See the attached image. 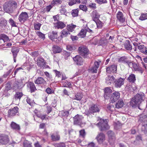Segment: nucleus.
<instances>
[{
  "label": "nucleus",
  "mask_w": 147,
  "mask_h": 147,
  "mask_svg": "<svg viewBox=\"0 0 147 147\" xmlns=\"http://www.w3.org/2000/svg\"><path fill=\"white\" fill-rule=\"evenodd\" d=\"M144 97V94H137L131 99L130 101V105L132 107L138 106L139 109H141L140 108L139 105L141 103Z\"/></svg>",
  "instance_id": "obj_1"
},
{
  "label": "nucleus",
  "mask_w": 147,
  "mask_h": 147,
  "mask_svg": "<svg viewBox=\"0 0 147 147\" xmlns=\"http://www.w3.org/2000/svg\"><path fill=\"white\" fill-rule=\"evenodd\" d=\"M108 121L107 119L104 120L100 119L99 122L97 124L101 131L107 130L109 129V127L108 125Z\"/></svg>",
  "instance_id": "obj_2"
},
{
  "label": "nucleus",
  "mask_w": 147,
  "mask_h": 147,
  "mask_svg": "<svg viewBox=\"0 0 147 147\" xmlns=\"http://www.w3.org/2000/svg\"><path fill=\"white\" fill-rule=\"evenodd\" d=\"M100 109L97 106V105L95 104H93L92 105L89 107L88 111L86 113V115L89 116L92 115H94V113L99 112Z\"/></svg>",
  "instance_id": "obj_3"
},
{
  "label": "nucleus",
  "mask_w": 147,
  "mask_h": 147,
  "mask_svg": "<svg viewBox=\"0 0 147 147\" xmlns=\"http://www.w3.org/2000/svg\"><path fill=\"white\" fill-rule=\"evenodd\" d=\"M3 7L4 11L8 13H12L16 8L14 4L9 3H5Z\"/></svg>",
  "instance_id": "obj_4"
},
{
  "label": "nucleus",
  "mask_w": 147,
  "mask_h": 147,
  "mask_svg": "<svg viewBox=\"0 0 147 147\" xmlns=\"http://www.w3.org/2000/svg\"><path fill=\"white\" fill-rule=\"evenodd\" d=\"M128 66L135 71H138L141 74L143 73V70L142 68L136 63L132 62L131 61Z\"/></svg>",
  "instance_id": "obj_5"
},
{
  "label": "nucleus",
  "mask_w": 147,
  "mask_h": 147,
  "mask_svg": "<svg viewBox=\"0 0 147 147\" xmlns=\"http://www.w3.org/2000/svg\"><path fill=\"white\" fill-rule=\"evenodd\" d=\"M79 52L80 55L86 58L87 57L88 54V50L86 47H80L79 48Z\"/></svg>",
  "instance_id": "obj_6"
},
{
  "label": "nucleus",
  "mask_w": 147,
  "mask_h": 147,
  "mask_svg": "<svg viewBox=\"0 0 147 147\" xmlns=\"http://www.w3.org/2000/svg\"><path fill=\"white\" fill-rule=\"evenodd\" d=\"M109 138V141L110 144L112 145L115 142V135L113 132L111 131H109L108 132Z\"/></svg>",
  "instance_id": "obj_7"
},
{
  "label": "nucleus",
  "mask_w": 147,
  "mask_h": 147,
  "mask_svg": "<svg viewBox=\"0 0 147 147\" xmlns=\"http://www.w3.org/2000/svg\"><path fill=\"white\" fill-rule=\"evenodd\" d=\"M99 63L98 61H95L93 67H90L88 69L89 72L91 73H96L97 71V69L99 67Z\"/></svg>",
  "instance_id": "obj_8"
},
{
  "label": "nucleus",
  "mask_w": 147,
  "mask_h": 147,
  "mask_svg": "<svg viewBox=\"0 0 147 147\" xmlns=\"http://www.w3.org/2000/svg\"><path fill=\"white\" fill-rule=\"evenodd\" d=\"M120 93L118 92H115L112 94L110 98L111 102H113L117 100L120 98Z\"/></svg>",
  "instance_id": "obj_9"
},
{
  "label": "nucleus",
  "mask_w": 147,
  "mask_h": 147,
  "mask_svg": "<svg viewBox=\"0 0 147 147\" xmlns=\"http://www.w3.org/2000/svg\"><path fill=\"white\" fill-rule=\"evenodd\" d=\"M117 70V66L115 64L109 66L106 68V72L108 74L115 73Z\"/></svg>",
  "instance_id": "obj_10"
},
{
  "label": "nucleus",
  "mask_w": 147,
  "mask_h": 147,
  "mask_svg": "<svg viewBox=\"0 0 147 147\" xmlns=\"http://www.w3.org/2000/svg\"><path fill=\"white\" fill-rule=\"evenodd\" d=\"M83 117L81 115L78 114L76 115L74 117V123L75 124L79 125L82 122Z\"/></svg>",
  "instance_id": "obj_11"
},
{
  "label": "nucleus",
  "mask_w": 147,
  "mask_h": 147,
  "mask_svg": "<svg viewBox=\"0 0 147 147\" xmlns=\"http://www.w3.org/2000/svg\"><path fill=\"white\" fill-rule=\"evenodd\" d=\"M9 139L6 135H1L0 136V144H5L9 142Z\"/></svg>",
  "instance_id": "obj_12"
},
{
  "label": "nucleus",
  "mask_w": 147,
  "mask_h": 147,
  "mask_svg": "<svg viewBox=\"0 0 147 147\" xmlns=\"http://www.w3.org/2000/svg\"><path fill=\"white\" fill-rule=\"evenodd\" d=\"M96 138L98 143L101 144L105 141V136L103 134L101 133L97 135Z\"/></svg>",
  "instance_id": "obj_13"
},
{
  "label": "nucleus",
  "mask_w": 147,
  "mask_h": 147,
  "mask_svg": "<svg viewBox=\"0 0 147 147\" xmlns=\"http://www.w3.org/2000/svg\"><path fill=\"white\" fill-rule=\"evenodd\" d=\"M36 62L37 65L40 67L41 68H44L45 67L46 62L43 58L40 57L38 58Z\"/></svg>",
  "instance_id": "obj_14"
},
{
  "label": "nucleus",
  "mask_w": 147,
  "mask_h": 147,
  "mask_svg": "<svg viewBox=\"0 0 147 147\" xmlns=\"http://www.w3.org/2000/svg\"><path fill=\"white\" fill-rule=\"evenodd\" d=\"M125 79L120 78L115 81V86L117 88H120L124 83Z\"/></svg>",
  "instance_id": "obj_15"
},
{
  "label": "nucleus",
  "mask_w": 147,
  "mask_h": 147,
  "mask_svg": "<svg viewBox=\"0 0 147 147\" xmlns=\"http://www.w3.org/2000/svg\"><path fill=\"white\" fill-rule=\"evenodd\" d=\"M28 16L27 13L22 12L19 15V19L21 22H23L28 18Z\"/></svg>",
  "instance_id": "obj_16"
},
{
  "label": "nucleus",
  "mask_w": 147,
  "mask_h": 147,
  "mask_svg": "<svg viewBox=\"0 0 147 147\" xmlns=\"http://www.w3.org/2000/svg\"><path fill=\"white\" fill-rule=\"evenodd\" d=\"M74 60L76 63L78 65H83V61L82 58L79 55H77L73 58Z\"/></svg>",
  "instance_id": "obj_17"
},
{
  "label": "nucleus",
  "mask_w": 147,
  "mask_h": 147,
  "mask_svg": "<svg viewBox=\"0 0 147 147\" xmlns=\"http://www.w3.org/2000/svg\"><path fill=\"white\" fill-rule=\"evenodd\" d=\"M18 108L17 107H15L14 108L9 110L8 116L9 117L13 116L15 115L18 112Z\"/></svg>",
  "instance_id": "obj_18"
},
{
  "label": "nucleus",
  "mask_w": 147,
  "mask_h": 147,
  "mask_svg": "<svg viewBox=\"0 0 147 147\" xmlns=\"http://www.w3.org/2000/svg\"><path fill=\"white\" fill-rule=\"evenodd\" d=\"M118 61L119 63H122L127 64L128 66L131 61L129 60L125 56L121 57L118 59Z\"/></svg>",
  "instance_id": "obj_19"
},
{
  "label": "nucleus",
  "mask_w": 147,
  "mask_h": 147,
  "mask_svg": "<svg viewBox=\"0 0 147 147\" xmlns=\"http://www.w3.org/2000/svg\"><path fill=\"white\" fill-rule=\"evenodd\" d=\"M60 36L58 37V40H61L62 38L67 37L68 34H70V32L67 30H63L61 32Z\"/></svg>",
  "instance_id": "obj_20"
},
{
  "label": "nucleus",
  "mask_w": 147,
  "mask_h": 147,
  "mask_svg": "<svg viewBox=\"0 0 147 147\" xmlns=\"http://www.w3.org/2000/svg\"><path fill=\"white\" fill-rule=\"evenodd\" d=\"M49 37L52 40L55 39L58 40L57 32L55 31H53L52 32L49 33Z\"/></svg>",
  "instance_id": "obj_21"
},
{
  "label": "nucleus",
  "mask_w": 147,
  "mask_h": 147,
  "mask_svg": "<svg viewBox=\"0 0 147 147\" xmlns=\"http://www.w3.org/2000/svg\"><path fill=\"white\" fill-rule=\"evenodd\" d=\"M115 79L113 76L109 75L106 78L105 82L108 85H110L114 82Z\"/></svg>",
  "instance_id": "obj_22"
},
{
  "label": "nucleus",
  "mask_w": 147,
  "mask_h": 147,
  "mask_svg": "<svg viewBox=\"0 0 147 147\" xmlns=\"http://www.w3.org/2000/svg\"><path fill=\"white\" fill-rule=\"evenodd\" d=\"M34 83L37 84H44L46 83V82L43 78L38 77L35 81Z\"/></svg>",
  "instance_id": "obj_23"
},
{
  "label": "nucleus",
  "mask_w": 147,
  "mask_h": 147,
  "mask_svg": "<svg viewBox=\"0 0 147 147\" xmlns=\"http://www.w3.org/2000/svg\"><path fill=\"white\" fill-rule=\"evenodd\" d=\"M117 18L120 22H123L125 20V18L124 17L123 13L120 11H119L117 14Z\"/></svg>",
  "instance_id": "obj_24"
},
{
  "label": "nucleus",
  "mask_w": 147,
  "mask_h": 147,
  "mask_svg": "<svg viewBox=\"0 0 147 147\" xmlns=\"http://www.w3.org/2000/svg\"><path fill=\"white\" fill-rule=\"evenodd\" d=\"M55 26L57 29H62L65 27V25L62 22L58 21L57 22L55 23Z\"/></svg>",
  "instance_id": "obj_25"
},
{
  "label": "nucleus",
  "mask_w": 147,
  "mask_h": 147,
  "mask_svg": "<svg viewBox=\"0 0 147 147\" xmlns=\"http://www.w3.org/2000/svg\"><path fill=\"white\" fill-rule=\"evenodd\" d=\"M91 16L92 20L94 22L98 20V19L100 17V15L96 11H94L92 12Z\"/></svg>",
  "instance_id": "obj_26"
},
{
  "label": "nucleus",
  "mask_w": 147,
  "mask_h": 147,
  "mask_svg": "<svg viewBox=\"0 0 147 147\" xmlns=\"http://www.w3.org/2000/svg\"><path fill=\"white\" fill-rule=\"evenodd\" d=\"M76 26L73 24L67 25V30L69 32H73L74 31V29Z\"/></svg>",
  "instance_id": "obj_27"
},
{
  "label": "nucleus",
  "mask_w": 147,
  "mask_h": 147,
  "mask_svg": "<svg viewBox=\"0 0 147 147\" xmlns=\"http://www.w3.org/2000/svg\"><path fill=\"white\" fill-rule=\"evenodd\" d=\"M28 86L30 87L31 92H34L36 90V88L33 83L30 82H28Z\"/></svg>",
  "instance_id": "obj_28"
},
{
  "label": "nucleus",
  "mask_w": 147,
  "mask_h": 147,
  "mask_svg": "<svg viewBox=\"0 0 147 147\" xmlns=\"http://www.w3.org/2000/svg\"><path fill=\"white\" fill-rule=\"evenodd\" d=\"M11 126L12 129L16 130H19L20 129L19 125L13 122H12L11 123Z\"/></svg>",
  "instance_id": "obj_29"
},
{
  "label": "nucleus",
  "mask_w": 147,
  "mask_h": 147,
  "mask_svg": "<svg viewBox=\"0 0 147 147\" xmlns=\"http://www.w3.org/2000/svg\"><path fill=\"white\" fill-rule=\"evenodd\" d=\"M112 90L109 87H107L105 89L104 97L107 98V96H109L110 93H111Z\"/></svg>",
  "instance_id": "obj_30"
},
{
  "label": "nucleus",
  "mask_w": 147,
  "mask_h": 147,
  "mask_svg": "<svg viewBox=\"0 0 147 147\" xmlns=\"http://www.w3.org/2000/svg\"><path fill=\"white\" fill-rule=\"evenodd\" d=\"M125 89L126 90L128 91H133L136 89V87L133 88L130 84H127L125 87Z\"/></svg>",
  "instance_id": "obj_31"
},
{
  "label": "nucleus",
  "mask_w": 147,
  "mask_h": 147,
  "mask_svg": "<svg viewBox=\"0 0 147 147\" xmlns=\"http://www.w3.org/2000/svg\"><path fill=\"white\" fill-rule=\"evenodd\" d=\"M61 48L57 46H54L53 48V51L55 53H59L61 51Z\"/></svg>",
  "instance_id": "obj_32"
},
{
  "label": "nucleus",
  "mask_w": 147,
  "mask_h": 147,
  "mask_svg": "<svg viewBox=\"0 0 147 147\" xmlns=\"http://www.w3.org/2000/svg\"><path fill=\"white\" fill-rule=\"evenodd\" d=\"M86 29H82L78 34V36L80 37L84 38L86 36Z\"/></svg>",
  "instance_id": "obj_33"
},
{
  "label": "nucleus",
  "mask_w": 147,
  "mask_h": 147,
  "mask_svg": "<svg viewBox=\"0 0 147 147\" xmlns=\"http://www.w3.org/2000/svg\"><path fill=\"white\" fill-rule=\"evenodd\" d=\"M52 140L53 141H57L59 140L60 136L57 133H54L51 136Z\"/></svg>",
  "instance_id": "obj_34"
},
{
  "label": "nucleus",
  "mask_w": 147,
  "mask_h": 147,
  "mask_svg": "<svg viewBox=\"0 0 147 147\" xmlns=\"http://www.w3.org/2000/svg\"><path fill=\"white\" fill-rule=\"evenodd\" d=\"M23 94L22 92H17L16 93L14 96V99L15 100H20Z\"/></svg>",
  "instance_id": "obj_35"
},
{
  "label": "nucleus",
  "mask_w": 147,
  "mask_h": 147,
  "mask_svg": "<svg viewBox=\"0 0 147 147\" xmlns=\"http://www.w3.org/2000/svg\"><path fill=\"white\" fill-rule=\"evenodd\" d=\"M128 79L130 82H134L136 80L135 75L133 74H131L128 78Z\"/></svg>",
  "instance_id": "obj_36"
},
{
  "label": "nucleus",
  "mask_w": 147,
  "mask_h": 147,
  "mask_svg": "<svg viewBox=\"0 0 147 147\" xmlns=\"http://www.w3.org/2000/svg\"><path fill=\"white\" fill-rule=\"evenodd\" d=\"M125 48L127 50H130L132 49V47L130 44L128 40L124 44Z\"/></svg>",
  "instance_id": "obj_37"
},
{
  "label": "nucleus",
  "mask_w": 147,
  "mask_h": 147,
  "mask_svg": "<svg viewBox=\"0 0 147 147\" xmlns=\"http://www.w3.org/2000/svg\"><path fill=\"white\" fill-rule=\"evenodd\" d=\"M19 51V49L17 48H13L11 49V52L13 53V56L17 57L18 53Z\"/></svg>",
  "instance_id": "obj_38"
},
{
  "label": "nucleus",
  "mask_w": 147,
  "mask_h": 147,
  "mask_svg": "<svg viewBox=\"0 0 147 147\" xmlns=\"http://www.w3.org/2000/svg\"><path fill=\"white\" fill-rule=\"evenodd\" d=\"M0 40H2L4 42L9 40V38L6 35L1 34L0 35Z\"/></svg>",
  "instance_id": "obj_39"
},
{
  "label": "nucleus",
  "mask_w": 147,
  "mask_h": 147,
  "mask_svg": "<svg viewBox=\"0 0 147 147\" xmlns=\"http://www.w3.org/2000/svg\"><path fill=\"white\" fill-rule=\"evenodd\" d=\"M123 105V100H121L119 101L116 104L115 107L117 108H120L122 107Z\"/></svg>",
  "instance_id": "obj_40"
},
{
  "label": "nucleus",
  "mask_w": 147,
  "mask_h": 147,
  "mask_svg": "<svg viewBox=\"0 0 147 147\" xmlns=\"http://www.w3.org/2000/svg\"><path fill=\"white\" fill-rule=\"evenodd\" d=\"M62 3L61 0H53L51 2V5L53 6L59 5Z\"/></svg>",
  "instance_id": "obj_41"
},
{
  "label": "nucleus",
  "mask_w": 147,
  "mask_h": 147,
  "mask_svg": "<svg viewBox=\"0 0 147 147\" xmlns=\"http://www.w3.org/2000/svg\"><path fill=\"white\" fill-rule=\"evenodd\" d=\"M78 9L73 10L71 11V14L73 17H76L78 16Z\"/></svg>",
  "instance_id": "obj_42"
},
{
  "label": "nucleus",
  "mask_w": 147,
  "mask_h": 147,
  "mask_svg": "<svg viewBox=\"0 0 147 147\" xmlns=\"http://www.w3.org/2000/svg\"><path fill=\"white\" fill-rule=\"evenodd\" d=\"M147 117V115H141L140 116V118L139 121L140 122L144 121L145 122V121Z\"/></svg>",
  "instance_id": "obj_43"
},
{
  "label": "nucleus",
  "mask_w": 147,
  "mask_h": 147,
  "mask_svg": "<svg viewBox=\"0 0 147 147\" xmlns=\"http://www.w3.org/2000/svg\"><path fill=\"white\" fill-rule=\"evenodd\" d=\"M76 2L80 3V0H71L69 1L68 3L69 5L70 6H72L73 5L76 4Z\"/></svg>",
  "instance_id": "obj_44"
},
{
  "label": "nucleus",
  "mask_w": 147,
  "mask_h": 147,
  "mask_svg": "<svg viewBox=\"0 0 147 147\" xmlns=\"http://www.w3.org/2000/svg\"><path fill=\"white\" fill-rule=\"evenodd\" d=\"M36 34L40 38L44 40L45 38V34L41 32L37 31L36 32Z\"/></svg>",
  "instance_id": "obj_45"
},
{
  "label": "nucleus",
  "mask_w": 147,
  "mask_h": 147,
  "mask_svg": "<svg viewBox=\"0 0 147 147\" xmlns=\"http://www.w3.org/2000/svg\"><path fill=\"white\" fill-rule=\"evenodd\" d=\"M82 97V95L81 94L78 93L75 95L74 99L80 100L81 99Z\"/></svg>",
  "instance_id": "obj_46"
},
{
  "label": "nucleus",
  "mask_w": 147,
  "mask_h": 147,
  "mask_svg": "<svg viewBox=\"0 0 147 147\" xmlns=\"http://www.w3.org/2000/svg\"><path fill=\"white\" fill-rule=\"evenodd\" d=\"M67 49L69 51H72L75 49V48L73 45H69L66 46Z\"/></svg>",
  "instance_id": "obj_47"
},
{
  "label": "nucleus",
  "mask_w": 147,
  "mask_h": 147,
  "mask_svg": "<svg viewBox=\"0 0 147 147\" xmlns=\"http://www.w3.org/2000/svg\"><path fill=\"white\" fill-rule=\"evenodd\" d=\"M41 24L39 23H35L34 24V28L35 30H39Z\"/></svg>",
  "instance_id": "obj_48"
},
{
  "label": "nucleus",
  "mask_w": 147,
  "mask_h": 147,
  "mask_svg": "<svg viewBox=\"0 0 147 147\" xmlns=\"http://www.w3.org/2000/svg\"><path fill=\"white\" fill-rule=\"evenodd\" d=\"M95 1L99 4H105L107 3V0H95Z\"/></svg>",
  "instance_id": "obj_49"
},
{
  "label": "nucleus",
  "mask_w": 147,
  "mask_h": 147,
  "mask_svg": "<svg viewBox=\"0 0 147 147\" xmlns=\"http://www.w3.org/2000/svg\"><path fill=\"white\" fill-rule=\"evenodd\" d=\"M140 20H144L147 19V14L146 13L142 14L139 18Z\"/></svg>",
  "instance_id": "obj_50"
},
{
  "label": "nucleus",
  "mask_w": 147,
  "mask_h": 147,
  "mask_svg": "<svg viewBox=\"0 0 147 147\" xmlns=\"http://www.w3.org/2000/svg\"><path fill=\"white\" fill-rule=\"evenodd\" d=\"M80 137L82 138H84L86 135L85 131L84 129H82L80 130L79 131Z\"/></svg>",
  "instance_id": "obj_51"
},
{
  "label": "nucleus",
  "mask_w": 147,
  "mask_h": 147,
  "mask_svg": "<svg viewBox=\"0 0 147 147\" xmlns=\"http://www.w3.org/2000/svg\"><path fill=\"white\" fill-rule=\"evenodd\" d=\"M46 92L49 94H51L54 93V91L53 90L49 88H47L46 90Z\"/></svg>",
  "instance_id": "obj_52"
},
{
  "label": "nucleus",
  "mask_w": 147,
  "mask_h": 147,
  "mask_svg": "<svg viewBox=\"0 0 147 147\" xmlns=\"http://www.w3.org/2000/svg\"><path fill=\"white\" fill-rule=\"evenodd\" d=\"M115 109L114 106L113 105H108L107 107V109L108 111H113Z\"/></svg>",
  "instance_id": "obj_53"
},
{
  "label": "nucleus",
  "mask_w": 147,
  "mask_h": 147,
  "mask_svg": "<svg viewBox=\"0 0 147 147\" xmlns=\"http://www.w3.org/2000/svg\"><path fill=\"white\" fill-rule=\"evenodd\" d=\"M7 22L6 20H3L1 21L0 22V26L2 27L5 26H6Z\"/></svg>",
  "instance_id": "obj_54"
},
{
  "label": "nucleus",
  "mask_w": 147,
  "mask_h": 147,
  "mask_svg": "<svg viewBox=\"0 0 147 147\" xmlns=\"http://www.w3.org/2000/svg\"><path fill=\"white\" fill-rule=\"evenodd\" d=\"M24 147H32L31 144L28 141H25L24 142Z\"/></svg>",
  "instance_id": "obj_55"
},
{
  "label": "nucleus",
  "mask_w": 147,
  "mask_h": 147,
  "mask_svg": "<svg viewBox=\"0 0 147 147\" xmlns=\"http://www.w3.org/2000/svg\"><path fill=\"white\" fill-rule=\"evenodd\" d=\"M64 87H66L67 86L69 88L71 87V84L70 82L66 81L65 82H64L63 84Z\"/></svg>",
  "instance_id": "obj_56"
},
{
  "label": "nucleus",
  "mask_w": 147,
  "mask_h": 147,
  "mask_svg": "<svg viewBox=\"0 0 147 147\" xmlns=\"http://www.w3.org/2000/svg\"><path fill=\"white\" fill-rule=\"evenodd\" d=\"M98 28H100L102 27V22L100 20H97L95 22Z\"/></svg>",
  "instance_id": "obj_57"
},
{
  "label": "nucleus",
  "mask_w": 147,
  "mask_h": 147,
  "mask_svg": "<svg viewBox=\"0 0 147 147\" xmlns=\"http://www.w3.org/2000/svg\"><path fill=\"white\" fill-rule=\"evenodd\" d=\"M26 101L27 103L30 105L32 106V105L33 103V100H31L28 97H27Z\"/></svg>",
  "instance_id": "obj_58"
},
{
  "label": "nucleus",
  "mask_w": 147,
  "mask_h": 147,
  "mask_svg": "<svg viewBox=\"0 0 147 147\" xmlns=\"http://www.w3.org/2000/svg\"><path fill=\"white\" fill-rule=\"evenodd\" d=\"M114 125L115 129H118L121 127V125L119 123H115Z\"/></svg>",
  "instance_id": "obj_59"
},
{
  "label": "nucleus",
  "mask_w": 147,
  "mask_h": 147,
  "mask_svg": "<svg viewBox=\"0 0 147 147\" xmlns=\"http://www.w3.org/2000/svg\"><path fill=\"white\" fill-rule=\"evenodd\" d=\"M80 9L84 11H86L87 10V8L86 6L83 5H80L79 6Z\"/></svg>",
  "instance_id": "obj_60"
},
{
  "label": "nucleus",
  "mask_w": 147,
  "mask_h": 147,
  "mask_svg": "<svg viewBox=\"0 0 147 147\" xmlns=\"http://www.w3.org/2000/svg\"><path fill=\"white\" fill-rule=\"evenodd\" d=\"M107 42V40L104 38H102L99 41V43L100 45H102Z\"/></svg>",
  "instance_id": "obj_61"
},
{
  "label": "nucleus",
  "mask_w": 147,
  "mask_h": 147,
  "mask_svg": "<svg viewBox=\"0 0 147 147\" xmlns=\"http://www.w3.org/2000/svg\"><path fill=\"white\" fill-rule=\"evenodd\" d=\"M9 23L12 26H16L15 22L11 18H10L9 20Z\"/></svg>",
  "instance_id": "obj_62"
},
{
  "label": "nucleus",
  "mask_w": 147,
  "mask_h": 147,
  "mask_svg": "<svg viewBox=\"0 0 147 147\" xmlns=\"http://www.w3.org/2000/svg\"><path fill=\"white\" fill-rule=\"evenodd\" d=\"M17 85V89L20 88L22 87L23 86V84L22 83L20 82H18V84Z\"/></svg>",
  "instance_id": "obj_63"
},
{
  "label": "nucleus",
  "mask_w": 147,
  "mask_h": 147,
  "mask_svg": "<svg viewBox=\"0 0 147 147\" xmlns=\"http://www.w3.org/2000/svg\"><path fill=\"white\" fill-rule=\"evenodd\" d=\"M141 52L145 55H147V48L146 47H144L142 50L141 51Z\"/></svg>",
  "instance_id": "obj_64"
}]
</instances>
